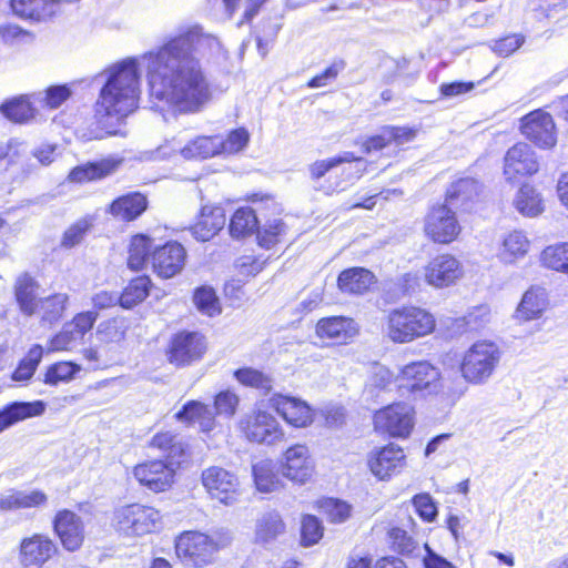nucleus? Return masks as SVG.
I'll return each instance as SVG.
<instances>
[{
  "mask_svg": "<svg viewBox=\"0 0 568 568\" xmlns=\"http://www.w3.org/2000/svg\"><path fill=\"white\" fill-rule=\"evenodd\" d=\"M71 95V90L67 85H53L45 90L42 101L50 109L59 108Z\"/></svg>",
  "mask_w": 568,
  "mask_h": 568,
  "instance_id": "338daca9",
  "label": "nucleus"
},
{
  "mask_svg": "<svg viewBox=\"0 0 568 568\" xmlns=\"http://www.w3.org/2000/svg\"><path fill=\"white\" fill-rule=\"evenodd\" d=\"M539 169L535 152L526 143H517L505 155L504 174L508 181L531 175Z\"/></svg>",
  "mask_w": 568,
  "mask_h": 568,
  "instance_id": "aec40b11",
  "label": "nucleus"
},
{
  "mask_svg": "<svg viewBox=\"0 0 568 568\" xmlns=\"http://www.w3.org/2000/svg\"><path fill=\"white\" fill-rule=\"evenodd\" d=\"M38 290L39 283L32 276L27 273L18 276L14 284V296L20 311L27 316H31L38 311Z\"/></svg>",
  "mask_w": 568,
  "mask_h": 568,
  "instance_id": "c85d7f7f",
  "label": "nucleus"
},
{
  "mask_svg": "<svg viewBox=\"0 0 568 568\" xmlns=\"http://www.w3.org/2000/svg\"><path fill=\"white\" fill-rule=\"evenodd\" d=\"M220 135H200L185 144L173 138L153 152V159H166L179 153L185 160H204L219 154Z\"/></svg>",
  "mask_w": 568,
  "mask_h": 568,
  "instance_id": "1a4fd4ad",
  "label": "nucleus"
},
{
  "mask_svg": "<svg viewBox=\"0 0 568 568\" xmlns=\"http://www.w3.org/2000/svg\"><path fill=\"white\" fill-rule=\"evenodd\" d=\"M234 377L242 385L256 388L263 394H267L273 387V379L271 376L251 367L235 371Z\"/></svg>",
  "mask_w": 568,
  "mask_h": 568,
  "instance_id": "de8ad7c7",
  "label": "nucleus"
},
{
  "mask_svg": "<svg viewBox=\"0 0 568 568\" xmlns=\"http://www.w3.org/2000/svg\"><path fill=\"white\" fill-rule=\"evenodd\" d=\"M57 6L55 0H11V8L17 16L37 21L52 17Z\"/></svg>",
  "mask_w": 568,
  "mask_h": 568,
  "instance_id": "473e14b6",
  "label": "nucleus"
},
{
  "mask_svg": "<svg viewBox=\"0 0 568 568\" xmlns=\"http://www.w3.org/2000/svg\"><path fill=\"white\" fill-rule=\"evenodd\" d=\"M367 465L375 477L386 480L406 466V455L399 446L389 444L372 450L367 456Z\"/></svg>",
  "mask_w": 568,
  "mask_h": 568,
  "instance_id": "6ab92c4d",
  "label": "nucleus"
},
{
  "mask_svg": "<svg viewBox=\"0 0 568 568\" xmlns=\"http://www.w3.org/2000/svg\"><path fill=\"white\" fill-rule=\"evenodd\" d=\"M186 252L178 242H169L153 251L151 260L154 272L170 278L180 273L184 266Z\"/></svg>",
  "mask_w": 568,
  "mask_h": 568,
  "instance_id": "412c9836",
  "label": "nucleus"
},
{
  "mask_svg": "<svg viewBox=\"0 0 568 568\" xmlns=\"http://www.w3.org/2000/svg\"><path fill=\"white\" fill-rule=\"evenodd\" d=\"M101 77L104 83L94 105V119L104 134L95 138L123 135L120 126L138 109L141 94L138 60L129 58L115 63Z\"/></svg>",
  "mask_w": 568,
  "mask_h": 568,
  "instance_id": "f03ea898",
  "label": "nucleus"
},
{
  "mask_svg": "<svg viewBox=\"0 0 568 568\" xmlns=\"http://www.w3.org/2000/svg\"><path fill=\"white\" fill-rule=\"evenodd\" d=\"M129 323L124 317H114L101 322L97 327V339L102 344H119L125 338Z\"/></svg>",
  "mask_w": 568,
  "mask_h": 568,
  "instance_id": "ea45409f",
  "label": "nucleus"
},
{
  "mask_svg": "<svg viewBox=\"0 0 568 568\" xmlns=\"http://www.w3.org/2000/svg\"><path fill=\"white\" fill-rule=\"evenodd\" d=\"M345 69V62L343 60L334 61L329 67H327L322 73L315 75L310 80V88H321L326 87L332 83L341 71Z\"/></svg>",
  "mask_w": 568,
  "mask_h": 568,
  "instance_id": "e2e57ef3",
  "label": "nucleus"
},
{
  "mask_svg": "<svg viewBox=\"0 0 568 568\" xmlns=\"http://www.w3.org/2000/svg\"><path fill=\"white\" fill-rule=\"evenodd\" d=\"M323 537V526L320 520L312 515L303 517L301 527V541L305 547L317 544Z\"/></svg>",
  "mask_w": 568,
  "mask_h": 568,
  "instance_id": "4d7b16f0",
  "label": "nucleus"
},
{
  "mask_svg": "<svg viewBox=\"0 0 568 568\" xmlns=\"http://www.w3.org/2000/svg\"><path fill=\"white\" fill-rule=\"evenodd\" d=\"M57 552L58 546L48 535L34 532L21 539L18 559L19 564L24 568H41Z\"/></svg>",
  "mask_w": 568,
  "mask_h": 568,
  "instance_id": "4468645a",
  "label": "nucleus"
},
{
  "mask_svg": "<svg viewBox=\"0 0 568 568\" xmlns=\"http://www.w3.org/2000/svg\"><path fill=\"white\" fill-rule=\"evenodd\" d=\"M112 170L113 165L108 161L88 163L85 165L74 168L69 174V179L72 182L98 180L110 174Z\"/></svg>",
  "mask_w": 568,
  "mask_h": 568,
  "instance_id": "09e8293b",
  "label": "nucleus"
},
{
  "mask_svg": "<svg viewBox=\"0 0 568 568\" xmlns=\"http://www.w3.org/2000/svg\"><path fill=\"white\" fill-rule=\"evenodd\" d=\"M193 300L197 310L207 316H214L221 312L219 298L212 287L203 286L197 288Z\"/></svg>",
  "mask_w": 568,
  "mask_h": 568,
  "instance_id": "864d4df0",
  "label": "nucleus"
},
{
  "mask_svg": "<svg viewBox=\"0 0 568 568\" xmlns=\"http://www.w3.org/2000/svg\"><path fill=\"white\" fill-rule=\"evenodd\" d=\"M396 383V377L385 366L374 367L365 386V392L372 397H377L381 392L390 390L392 385Z\"/></svg>",
  "mask_w": 568,
  "mask_h": 568,
  "instance_id": "8fccbe9b",
  "label": "nucleus"
},
{
  "mask_svg": "<svg viewBox=\"0 0 568 568\" xmlns=\"http://www.w3.org/2000/svg\"><path fill=\"white\" fill-rule=\"evenodd\" d=\"M52 527L67 551L74 552L82 547L85 530L84 523L78 514L69 509L59 510L52 520Z\"/></svg>",
  "mask_w": 568,
  "mask_h": 568,
  "instance_id": "f3484780",
  "label": "nucleus"
},
{
  "mask_svg": "<svg viewBox=\"0 0 568 568\" xmlns=\"http://www.w3.org/2000/svg\"><path fill=\"white\" fill-rule=\"evenodd\" d=\"M202 483L212 498L226 506L234 505L239 500V479L222 467L212 466L203 470Z\"/></svg>",
  "mask_w": 568,
  "mask_h": 568,
  "instance_id": "f8f14e48",
  "label": "nucleus"
},
{
  "mask_svg": "<svg viewBox=\"0 0 568 568\" xmlns=\"http://www.w3.org/2000/svg\"><path fill=\"white\" fill-rule=\"evenodd\" d=\"M544 266L568 274V243L547 246L540 255Z\"/></svg>",
  "mask_w": 568,
  "mask_h": 568,
  "instance_id": "49530a36",
  "label": "nucleus"
},
{
  "mask_svg": "<svg viewBox=\"0 0 568 568\" xmlns=\"http://www.w3.org/2000/svg\"><path fill=\"white\" fill-rule=\"evenodd\" d=\"M151 287V281L148 276H139L133 278L120 295V305L123 308H131L143 302Z\"/></svg>",
  "mask_w": 568,
  "mask_h": 568,
  "instance_id": "79ce46f5",
  "label": "nucleus"
},
{
  "mask_svg": "<svg viewBox=\"0 0 568 568\" xmlns=\"http://www.w3.org/2000/svg\"><path fill=\"white\" fill-rule=\"evenodd\" d=\"M314 468L307 447L296 445L286 449V479L305 484L313 476Z\"/></svg>",
  "mask_w": 568,
  "mask_h": 568,
  "instance_id": "5701e85b",
  "label": "nucleus"
},
{
  "mask_svg": "<svg viewBox=\"0 0 568 568\" xmlns=\"http://www.w3.org/2000/svg\"><path fill=\"white\" fill-rule=\"evenodd\" d=\"M160 519V513L153 507L130 504L114 511L113 525L119 534L135 537L154 531Z\"/></svg>",
  "mask_w": 568,
  "mask_h": 568,
  "instance_id": "6e6552de",
  "label": "nucleus"
},
{
  "mask_svg": "<svg viewBox=\"0 0 568 568\" xmlns=\"http://www.w3.org/2000/svg\"><path fill=\"white\" fill-rule=\"evenodd\" d=\"M547 307V293L544 288L531 287L528 290L516 310V318L531 321L542 315Z\"/></svg>",
  "mask_w": 568,
  "mask_h": 568,
  "instance_id": "72a5a7b5",
  "label": "nucleus"
},
{
  "mask_svg": "<svg viewBox=\"0 0 568 568\" xmlns=\"http://www.w3.org/2000/svg\"><path fill=\"white\" fill-rule=\"evenodd\" d=\"M152 245V240L146 235L133 236L129 247L128 266L134 271L141 270L149 258Z\"/></svg>",
  "mask_w": 568,
  "mask_h": 568,
  "instance_id": "c03bdc74",
  "label": "nucleus"
},
{
  "mask_svg": "<svg viewBox=\"0 0 568 568\" xmlns=\"http://www.w3.org/2000/svg\"><path fill=\"white\" fill-rule=\"evenodd\" d=\"M48 504V495L40 489H11L0 494V510L16 511L30 508H42Z\"/></svg>",
  "mask_w": 568,
  "mask_h": 568,
  "instance_id": "b1692460",
  "label": "nucleus"
},
{
  "mask_svg": "<svg viewBox=\"0 0 568 568\" xmlns=\"http://www.w3.org/2000/svg\"><path fill=\"white\" fill-rule=\"evenodd\" d=\"M282 528L283 520L278 511L264 513L256 521L254 540L256 544L267 545L282 532Z\"/></svg>",
  "mask_w": 568,
  "mask_h": 568,
  "instance_id": "58836bf2",
  "label": "nucleus"
},
{
  "mask_svg": "<svg viewBox=\"0 0 568 568\" xmlns=\"http://www.w3.org/2000/svg\"><path fill=\"white\" fill-rule=\"evenodd\" d=\"M178 468L174 462L149 460L136 465L133 468V476L141 485L160 493L173 485Z\"/></svg>",
  "mask_w": 568,
  "mask_h": 568,
  "instance_id": "ddd939ff",
  "label": "nucleus"
},
{
  "mask_svg": "<svg viewBox=\"0 0 568 568\" xmlns=\"http://www.w3.org/2000/svg\"><path fill=\"white\" fill-rule=\"evenodd\" d=\"M80 371V366L71 362H59L51 365L44 375V383L49 385H58L73 378L74 374Z\"/></svg>",
  "mask_w": 568,
  "mask_h": 568,
  "instance_id": "5fc2aeb1",
  "label": "nucleus"
},
{
  "mask_svg": "<svg viewBox=\"0 0 568 568\" xmlns=\"http://www.w3.org/2000/svg\"><path fill=\"white\" fill-rule=\"evenodd\" d=\"M413 505L418 515L426 521H433L437 516V508L428 494L416 495Z\"/></svg>",
  "mask_w": 568,
  "mask_h": 568,
  "instance_id": "69168bd1",
  "label": "nucleus"
},
{
  "mask_svg": "<svg viewBox=\"0 0 568 568\" xmlns=\"http://www.w3.org/2000/svg\"><path fill=\"white\" fill-rule=\"evenodd\" d=\"M281 466L271 459H264L253 465L254 483L261 493H271L278 488Z\"/></svg>",
  "mask_w": 568,
  "mask_h": 568,
  "instance_id": "4c0bfd02",
  "label": "nucleus"
},
{
  "mask_svg": "<svg viewBox=\"0 0 568 568\" xmlns=\"http://www.w3.org/2000/svg\"><path fill=\"white\" fill-rule=\"evenodd\" d=\"M196 54L214 61L226 59L219 38L200 26L181 29L156 51L142 57L150 97L158 108L196 113L211 100L210 83Z\"/></svg>",
  "mask_w": 568,
  "mask_h": 568,
  "instance_id": "f257e3e1",
  "label": "nucleus"
},
{
  "mask_svg": "<svg viewBox=\"0 0 568 568\" xmlns=\"http://www.w3.org/2000/svg\"><path fill=\"white\" fill-rule=\"evenodd\" d=\"M150 446L161 450L166 457V462H174L176 466L181 465L187 449V445L171 432L155 434L150 442Z\"/></svg>",
  "mask_w": 568,
  "mask_h": 568,
  "instance_id": "2f4dec72",
  "label": "nucleus"
},
{
  "mask_svg": "<svg viewBox=\"0 0 568 568\" xmlns=\"http://www.w3.org/2000/svg\"><path fill=\"white\" fill-rule=\"evenodd\" d=\"M45 405L41 400L32 403L16 402L0 409V433L13 424L29 417L40 416L44 413Z\"/></svg>",
  "mask_w": 568,
  "mask_h": 568,
  "instance_id": "bb28decb",
  "label": "nucleus"
},
{
  "mask_svg": "<svg viewBox=\"0 0 568 568\" xmlns=\"http://www.w3.org/2000/svg\"><path fill=\"white\" fill-rule=\"evenodd\" d=\"M374 426L392 437H407L414 427V409L406 403L388 405L375 413Z\"/></svg>",
  "mask_w": 568,
  "mask_h": 568,
  "instance_id": "9d476101",
  "label": "nucleus"
},
{
  "mask_svg": "<svg viewBox=\"0 0 568 568\" xmlns=\"http://www.w3.org/2000/svg\"><path fill=\"white\" fill-rule=\"evenodd\" d=\"M179 422L197 424L203 432H210L215 427V414L205 404L190 400L175 414Z\"/></svg>",
  "mask_w": 568,
  "mask_h": 568,
  "instance_id": "cd10ccee",
  "label": "nucleus"
},
{
  "mask_svg": "<svg viewBox=\"0 0 568 568\" xmlns=\"http://www.w3.org/2000/svg\"><path fill=\"white\" fill-rule=\"evenodd\" d=\"M316 333L322 338L345 343L357 334L356 323L348 317L334 316L322 318L316 325Z\"/></svg>",
  "mask_w": 568,
  "mask_h": 568,
  "instance_id": "a878e982",
  "label": "nucleus"
},
{
  "mask_svg": "<svg viewBox=\"0 0 568 568\" xmlns=\"http://www.w3.org/2000/svg\"><path fill=\"white\" fill-rule=\"evenodd\" d=\"M479 193V184L470 178L460 179L454 182L446 193V202L453 207L468 209V203L473 202Z\"/></svg>",
  "mask_w": 568,
  "mask_h": 568,
  "instance_id": "f704fd0d",
  "label": "nucleus"
},
{
  "mask_svg": "<svg viewBox=\"0 0 568 568\" xmlns=\"http://www.w3.org/2000/svg\"><path fill=\"white\" fill-rule=\"evenodd\" d=\"M501 358L499 347L487 341L477 342L465 353L460 366L463 377L471 384L486 383Z\"/></svg>",
  "mask_w": 568,
  "mask_h": 568,
  "instance_id": "0eeeda50",
  "label": "nucleus"
},
{
  "mask_svg": "<svg viewBox=\"0 0 568 568\" xmlns=\"http://www.w3.org/2000/svg\"><path fill=\"white\" fill-rule=\"evenodd\" d=\"M2 113L11 121L23 123L29 121L34 115V110L30 102L21 97L14 99L1 106Z\"/></svg>",
  "mask_w": 568,
  "mask_h": 568,
  "instance_id": "603ef678",
  "label": "nucleus"
},
{
  "mask_svg": "<svg viewBox=\"0 0 568 568\" xmlns=\"http://www.w3.org/2000/svg\"><path fill=\"white\" fill-rule=\"evenodd\" d=\"M374 274L363 267L343 271L337 280L341 291L351 294H363L374 282Z\"/></svg>",
  "mask_w": 568,
  "mask_h": 568,
  "instance_id": "c9c22d12",
  "label": "nucleus"
},
{
  "mask_svg": "<svg viewBox=\"0 0 568 568\" xmlns=\"http://www.w3.org/2000/svg\"><path fill=\"white\" fill-rule=\"evenodd\" d=\"M321 511L332 523H343L351 515V506L342 500L325 498L318 501Z\"/></svg>",
  "mask_w": 568,
  "mask_h": 568,
  "instance_id": "6e6d98bb",
  "label": "nucleus"
},
{
  "mask_svg": "<svg viewBox=\"0 0 568 568\" xmlns=\"http://www.w3.org/2000/svg\"><path fill=\"white\" fill-rule=\"evenodd\" d=\"M460 321L467 329H478L490 321V308L486 304L474 306L468 310Z\"/></svg>",
  "mask_w": 568,
  "mask_h": 568,
  "instance_id": "052dcab7",
  "label": "nucleus"
},
{
  "mask_svg": "<svg viewBox=\"0 0 568 568\" xmlns=\"http://www.w3.org/2000/svg\"><path fill=\"white\" fill-rule=\"evenodd\" d=\"M78 339H81L79 334H77L69 325H67L62 332L57 334L51 339V349L52 351H67L71 349Z\"/></svg>",
  "mask_w": 568,
  "mask_h": 568,
  "instance_id": "774afa93",
  "label": "nucleus"
},
{
  "mask_svg": "<svg viewBox=\"0 0 568 568\" xmlns=\"http://www.w3.org/2000/svg\"><path fill=\"white\" fill-rule=\"evenodd\" d=\"M393 547L400 554L410 555L415 549L414 539L402 528H392L388 532Z\"/></svg>",
  "mask_w": 568,
  "mask_h": 568,
  "instance_id": "0e129e2a",
  "label": "nucleus"
},
{
  "mask_svg": "<svg viewBox=\"0 0 568 568\" xmlns=\"http://www.w3.org/2000/svg\"><path fill=\"white\" fill-rule=\"evenodd\" d=\"M91 227V222L88 219H81L65 230L61 239V246L64 248H72L79 245L88 231Z\"/></svg>",
  "mask_w": 568,
  "mask_h": 568,
  "instance_id": "13d9d810",
  "label": "nucleus"
},
{
  "mask_svg": "<svg viewBox=\"0 0 568 568\" xmlns=\"http://www.w3.org/2000/svg\"><path fill=\"white\" fill-rule=\"evenodd\" d=\"M516 210L527 217H535L545 210L540 193L531 185L524 184L514 199Z\"/></svg>",
  "mask_w": 568,
  "mask_h": 568,
  "instance_id": "e433bc0d",
  "label": "nucleus"
},
{
  "mask_svg": "<svg viewBox=\"0 0 568 568\" xmlns=\"http://www.w3.org/2000/svg\"><path fill=\"white\" fill-rule=\"evenodd\" d=\"M530 247V241L521 231H511L503 240L498 258L504 264H514L524 258Z\"/></svg>",
  "mask_w": 568,
  "mask_h": 568,
  "instance_id": "7c9ffc66",
  "label": "nucleus"
},
{
  "mask_svg": "<svg viewBox=\"0 0 568 568\" xmlns=\"http://www.w3.org/2000/svg\"><path fill=\"white\" fill-rule=\"evenodd\" d=\"M365 170L366 161L355 158L348 152L316 161L310 168L313 180L318 181L328 174V179L318 185L326 194L345 190L349 184L358 180Z\"/></svg>",
  "mask_w": 568,
  "mask_h": 568,
  "instance_id": "7ed1b4c3",
  "label": "nucleus"
},
{
  "mask_svg": "<svg viewBox=\"0 0 568 568\" xmlns=\"http://www.w3.org/2000/svg\"><path fill=\"white\" fill-rule=\"evenodd\" d=\"M435 327V317L428 311L416 306H403L388 313L385 333L392 342L407 344L432 334Z\"/></svg>",
  "mask_w": 568,
  "mask_h": 568,
  "instance_id": "20e7f679",
  "label": "nucleus"
},
{
  "mask_svg": "<svg viewBox=\"0 0 568 568\" xmlns=\"http://www.w3.org/2000/svg\"><path fill=\"white\" fill-rule=\"evenodd\" d=\"M43 349L40 345L32 346L27 356L19 363L13 372L12 378L18 382H24L32 377L41 358Z\"/></svg>",
  "mask_w": 568,
  "mask_h": 568,
  "instance_id": "3c124183",
  "label": "nucleus"
},
{
  "mask_svg": "<svg viewBox=\"0 0 568 568\" xmlns=\"http://www.w3.org/2000/svg\"><path fill=\"white\" fill-rule=\"evenodd\" d=\"M464 274L463 264L449 253L438 254L424 267L425 282L436 288L455 284Z\"/></svg>",
  "mask_w": 568,
  "mask_h": 568,
  "instance_id": "dca6fc26",
  "label": "nucleus"
},
{
  "mask_svg": "<svg viewBox=\"0 0 568 568\" xmlns=\"http://www.w3.org/2000/svg\"><path fill=\"white\" fill-rule=\"evenodd\" d=\"M243 429L248 440L274 444L282 437V430L274 416L266 412H257L243 422Z\"/></svg>",
  "mask_w": 568,
  "mask_h": 568,
  "instance_id": "4be33fe9",
  "label": "nucleus"
},
{
  "mask_svg": "<svg viewBox=\"0 0 568 568\" xmlns=\"http://www.w3.org/2000/svg\"><path fill=\"white\" fill-rule=\"evenodd\" d=\"M453 206L446 204L434 206L425 217L424 231L435 243L449 244L462 231Z\"/></svg>",
  "mask_w": 568,
  "mask_h": 568,
  "instance_id": "9b49d317",
  "label": "nucleus"
},
{
  "mask_svg": "<svg viewBox=\"0 0 568 568\" xmlns=\"http://www.w3.org/2000/svg\"><path fill=\"white\" fill-rule=\"evenodd\" d=\"M250 135L245 129H236L230 132L226 139L220 136L221 146L219 148V154L221 153H237L242 151L248 143Z\"/></svg>",
  "mask_w": 568,
  "mask_h": 568,
  "instance_id": "bf43d9fd",
  "label": "nucleus"
},
{
  "mask_svg": "<svg viewBox=\"0 0 568 568\" xmlns=\"http://www.w3.org/2000/svg\"><path fill=\"white\" fill-rule=\"evenodd\" d=\"M207 345L205 337L197 332H180L170 343L169 361L176 366L190 365L202 358Z\"/></svg>",
  "mask_w": 568,
  "mask_h": 568,
  "instance_id": "2eb2a0df",
  "label": "nucleus"
},
{
  "mask_svg": "<svg viewBox=\"0 0 568 568\" xmlns=\"http://www.w3.org/2000/svg\"><path fill=\"white\" fill-rule=\"evenodd\" d=\"M231 542L227 535L209 536L200 531H184L175 541L178 557L194 567H204L213 562L214 555Z\"/></svg>",
  "mask_w": 568,
  "mask_h": 568,
  "instance_id": "39448f33",
  "label": "nucleus"
},
{
  "mask_svg": "<svg viewBox=\"0 0 568 568\" xmlns=\"http://www.w3.org/2000/svg\"><path fill=\"white\" fill-rule=\"evenodd\" d=\"M225 221L221 206L204 205L197 222L192 226V234L199 241H209L223 229Z\"/></svg>",
  "mask_w": 568,
  "mask_h": 568,
  "instance_id": "393cba45",
  "label": "nucleus"
},
{
  "mask_svg": "<svg viewBox=\"0 0 568 568\" xmlns=\"http://www.w3.org/2000/svg\"><path fill=\"white\" fill-rule=\"evenodd\" d=\"M148 207L146 197L139 192L125 194L114 200L110 213L122 221H133Z\"/></svg>",
  "mask_w": 568,
  "mask_h": 568,
  "instance_id": "c756f323",
  "label": "nucleus"
},
{
  "mask_svg": "<svg viewBox=\"0 0 568 568\" xmlns=\"http://www.w3.org/2000/svg\"><path fill=\"white\" fill-rule=\"evenodd\" d=\"M521 133L537 146L551 149L557 136L551 115L542 110H535L521 119Z\"/></svg>",
  "mask_w": 568,
  "mask_h": 568,
  "instance_id": "a211bd4d",
  "label": "nucleus"
},
{
  "mask_svg": "<svg viewBox=\"0 0 568 568\" xmlns=\"http://www.w3.org/2000/svg\"><path fill=\"white\" fill-rule=\"evenodd\" d=\"M400 396H426L443 390L440 369L428 361H417L404 365L396 376Z\"/></svg>",
  "mask_w": 568,
  "mask_h": 568,
  "instance_id": "423d86ee",
  "label": "nucleus"
},
{
  "mask_svg": "<svg viewBox=\"0 0 568 568\" xmlns=\"http://www.w3.org/2000/svg\"><path fill=\"white\" fill-rule=\"evenodd\" d=\"M239 402V396L231 390L219 393L214 400L215 414L231 418L236 412Z\"/></svg>",
  "mask_w": 568,
  "mask_h": 568,
  "instance_id": "680f3d73",
  "label": "nucleus"
},
{
  "mask_svg": "<svg viewBox=\"0 0 568 568\" xmlns=\"http://www.w3.org/2000/svg\"><path fill=\"white\" fill-rule=\"evenodd\" d=\"M69 295L65 293H55L45 298L39 300L41 318L50 324L60 321L67 308Z\"/></svg>",
  "mask_w": 568,
  "mask_h": 568,
  "instance_id": "37998d69",
  "label": "nucleus"
},
{
  "mask_svg": "<svg viewBox=\"0 0 568 568\" xmlns=\"http://www.w3.org/2000/svg\"><path fill=\"white\" fill-rule=\"evenodd\" d=\"M257 217L251 207L237 209L230 222V234L234 239L245 237L257 230Z\"/></svg>",
  "mask_w": 568,
  "mask_h": 568,
  "instance_id": "a19ab883",
  "label": "nucleus"
},
{
  "mask_svg": "<svg viewBox=\"0 0 568 568\" xmlns=\"http://www.w3.org/2000/svg\"><path fill=\"white\" fill-rule=\"evenodd\" d=\"M312 420V409L305 402L286 396V424L294 427H306Z\"/></svg>",
  "mask_w": 568,
  "mask_h": 568,
  "instance_id": "a18cd8bd",
  "label": "nucleus"
}]
</instances>
